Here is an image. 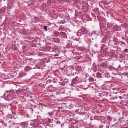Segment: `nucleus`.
Wrapping results in <instances>:
<instances>
[{
    "instance_id": "1",
    "label": "nucleus",
    "mask_w": 128,
    "mask_h": 128,
    "mask_svg": "<svg viewBox=\"0 0 128 128\" xmlns=\"http://www.w3.org/2000/svg\"><path fill=\"white\" fill-rule=\"evenodd\" d=\"M88 31L84 27L78 30L77 34L78 36H80L82 34H84L87 33Z\"/></svg>"
},
{
    "instance_id": "2",
    "label": "nucleus",
    "mask_w": 128,
    "mask_h": 128,
    "mask_svg": "<svg viewBox=\"0 0 128 128\" xmlns=\"http://www.w3.org/2000/svg\"><path fill=\"white\" fill-rule=\"evenodd\" d=\"M82 80L81 78L78 76H76L72 79V82L74 84H76L81 82Z\"/></svg>"
},
{
    "instance_id": "3",
    "label": "nucleus",
    "mask_w": 128,
    "mask_h": 128,
    "mask_svg": "<svg viewBox=\"0 0 128 128\" xmlns=\"http://www.w3.org/2000/svg\"><path fill=\"white\" fill-rule=\"evenodd\" d=\"M68 69L70 72L72 74L74 75L76 74V69L72 66H70L68 68Z\"/></svg>"
},
{
    "instance_id": "4",
    "label": "nucleus",
    "mask_w": 128,
    "mask_h": 128,
    "mask_svg": "<svg viewBox=\"0 0 128 128\" xmlns=\"http://www.w3.org/2000/svg\"><path fill=\"white\" fill-rule=\"evenodd\" d=\"M8 93V92H7L4 94L5 99L6 100H8L11 99Z\"/></svg>"
},
{
    "instance_id": "5",
    "label": "nucleus",
    "mask_w": 128,
    "mask_h": 128,
    "mask_svg": "<svg viewBox=\"0 0 128 128\" xmlns=\"http://www.w3.org/2000/svg\"><path fill=\"white\" fill-rule=\"evenodd\" d=\"M118 122H119L120 126L121 124H122L125 123V121L124 120L123 118H118Z\"/></svg>"
},
{
    "instance_id": "6",
    "label": "nucleus",
    "mask_w": 128,
    "mask_h": 128,
    "mask_svg": "<svg viewBox=\"0 0 128 128\" xmlns=\"http://www.w3.org/2000/svg\"><path fill=\"white\" fill-rule=\"evenodd\" d=\"M20 124L22 127L24 128L27 126L28 124V123L27 122H22Z\"/></svg>"
},
{
    "instance_id": "7",
    "label": "nucleus",
    "mask_w": 128,
    "mask_h": 128,
    "mask_svg": "<svg viewBox=\"0 0 128 128\" xmlns=\"http://www.w3.org/2000/svg\"><path fill=\"white\" fill-rule=\"evenodd\" d=\"M107 68L108 70L110 71H112L113 70H116V69L114 67L110 65H109L107 67Z\"/></svg>"
},
{
    "instance_id": "8",
    "label": "nucleus",
    "mask_w": 128,
    "mask_h": 128,
    "mask_svg": "<svg viewBox=\"0 0 128 128\" xmlns=\"http://www.w3.org/2000/svg\"><path fill=\"white\" fill-rule=\"evenodd\" d=\"M108 65V64L107 62H102L100 65L101 67L103 68H104L106 67Z\"/></svg>"
},
{
    "instance_id": "9",
    "label": "nucleus",
    "mask_w": 128,
    "mask_h": 128,
    "mask_svg": "<svg viewBox=\"0 0 128 128\" xmlns=\"http://www.w3.org/2000/svg\"><path fill=\"white\" fill-rule=\"evenodd\" d=\"M23 92V90L22 89H20L16 91V93L18 96H20Z\"/></svg>"
},
{
    "instance_id": "10",
    "label": "nucleus",
    "mask_w": 128,
    "mask_h": 128,
    "mask_svg": "<svg viewBox=\"0 0 128 128\" xmlns=\"http://www.w3.org/2000/svg\"><path fill=\"white\" fill-rule=\"evenodd\" d=\"M9 93V94L10 96V98L11 99L12 98H14L15 97V94L12 91L8 92Z\"/></svg>"
},
{
    "instance_id": "11",
    "label": "nucleus",
    "mask_w": 128,
    "mask_h": 128,
    "mask_svg": "<svg viewBox=\"0 0 128 128\" xmlns=\"http://www.w3.org/2000/svg\"><path fill=\"white\" fill-rule=\"evenodd\" d=\"M76 70L78 72H81L82 70V68L80 66H76L75 67Z\"/></svg>"
},
{
    "instance_id": "12",
    "label": "nucleus",
    "mask_w": 128,
    "mask_h": 128,
    "mask_svg": "<svg viewBox=\"0 0 128 128\" xmlns=\"http://www.w3.org/2000/svg\"><path fill=\"white\" fill-rule=\"evenodd\" d=\"M66 46L67 48H72V43L70 42L69 41L67 42Z\"/></svg>"
},
{
    "instance_id": "13",
    "label": "nucleus",
    "mask_w": 128,
    "mask_h": 128,
    "mask_svg": "<svg viewBox=\"0 0 128 128\" xmlns=\"http://www.w3.org/2000/svg\"><path fill=\"white\" fill-rule=\"evenodd\" d=\"M120 124L118 121L116 123L114 124L112 126L114 128H119L118 126L120 125Z\"/></svg>"
},
{
    "instance_id": "14",
    "label": "nucleus",
    "mask_w": 128,
    "mask_h": 128,
    "mask_svg": "<svg viewBox=\"0 0 128 128\" xmlns=\"http://www.w3.org/2000/svg\"><path fill=\"white\" fill-rule=\"evenodd\" d=\"M26 73H25V72L23 71H21L20 72L19 74V76L20 77H23L26 75Z\"/></svg>"
},
{
    "instance_id": "15",
    "label": "nucleus",
    "mask_w": 128,
    "mask_h": 128,
    "mask_svg": "<svg viewBox=\"0 0 128 128\" xmlns=\"http://www.w3.org/2000/svg\"><path fill=\"white\" fill-rule=\"evenodd\" d=\"M88 76L86 74H85V75H84L82 78L83 81L84 82H86L87 80L86 79Z\"/></svg>"
},
{
    "instance_id": "16",
    "label": "nucleus",
    "mask_w": 128,
    "mask_h": 128,
    "mask_svg": "<svg viewBox=\"0 0 128 128\" xmlns=\"http://www.w3.org/2000/svg\"><path fill=\"white\" fill-rule=\"evenodd\" d=\"M106 119L108 122H111L112 120V118L110 116H107L106 117Z\"/></svg>"
},
{
    "instance_id": "17",
    "label": "nucleus",
    "mask_w": 128,
    "mask_h": 128,
    "mask_svg": "<svg viewBox=\"0 0 128 128\" xmlns=\"http://www.w3.org/2000/svg\"><path fill=\"white\" fill-rule=\"evenodd\" d=\"M32 68L29 66H26L24 68V70L26 72H27L28 71L32 70Z\"/></svg>"
},
{
    "instance_id": "18",
    "label": "nucleus",
    "mask_w": 128,
    "mask_h": 128,
    "mask_svg": "<svg viewBox=\"0 0 128 128\" xmlns=\"http://www.w3.org/2000/svg\"><path fill=\"white\" fill-rule=\"evenodd\" d=\"M60 34L62 36L63 38H66V33L63 32H60Z\"/></svg>"
},
{
    "instance_id": "19",
    "label": "nucleus",
    "mask_w": 128,
    "mask_h": 128,
    "mask_svg": "<svg viewBox=\"0 0 128 128\" xmlns=\"http://www.w3.org/2000/svg\"><path fill=\"white\" fill-rule=\"evenodd\" d=\"M114 25L113 23H112L108 24L107 25V28H112Z\"/></svg>"
},
{
    "instance_id": "20",
    "label": "nucleus",
    "mask_w": 128,
    "mask_h": 128,
    "mask_svg": "<svg viewBox=\"0 0 128 128\" xmlns=\"http://www.w3.org/2000/svg\"><path fill=\"white\" fill-rule=\"evenodd\" d=\"M101 75L102 74L101 73L98 72L96 73V76H95L98 78H101Z\"/></svg>"
},
{
    "instance_id": "21",
    "label": "nucleus",
    "mask_w": 128,
    "mask_h": 128,
    "mask_svg": "<svg viewBox=\"0 0 128 128\" xmlns=\"http://www.w3.org/2000/svg\"><path fill=\"white\" fill-rule=\"evenodd\" d=\"M101 49L102 50L104 51H105L107 50L108 48L106 47L105 46L103 45L101 47Z\"/></svg>"
},
{
    "instance_id": "22",
    "label": "nucleus",
    "mask_w": 128,
    "mask_h": 128,
    "mask_svg": "<svg viewBox=\"0 0 128 128\" xmlns=\"http://www.w3.org/2000/svg\"><path fill=\"white\" fill-rule=\"evenodd\" d=\"M52 120H53L54 122L56 124H60V122L59 121L56 120V119H55V120L52 119Z\"/></svg>"
},
{
    "instance_id": "23",
    "label": "nucleus",
    "mask_w": 128,
    "mask_h": 128,
    "mask_svg": "<svg viewBox=\"0 0 128 128\" xmlns=\"http://www.w3.org/2000/svg\"><path fill=\"white\" fill-rule=\"evenodd\" d=\"M88 80L90 82H92L95 80V79L92 77H90L88 78Z\"/></svg>"
},
{
    "instance_id": "24",
    "label": "nucleus",
    "mask_w": 128,
    "mask_h": 128,
    "mask_svg": "<svg viewBox=\"0 0 128 128\" xmlns=\"http://www.w3.org/2000/svg\"><path fill=\"white\" fill-rule=\"evenodd\" d=\"M104 76H105V77L106 78H108L110 76L109 73L108 72L105 73L104 74Z\"/></svg>"
},
{
    "instance_id": "25",
    "label": "nucleus",
    "mask_w": 128,
    "mask_h": 128,
    "mask_svg": "<svg viewBox=\"0 0 128 128\" xmlns=\"http://www.w3.org/2000/svg\"><path fill=\"white\" fill-rule=\"evenodd\" d=\"M6 116L7 118H12V115L10 114H7L6 115Z\"/></svg>"
},
{
    "instance_id": "26",
    "label": "nucleus",
    "mask_w": 128,
    "mask_h": 128,
    "mask_svg": "<svg viewBox=\"0 0 128 128\" xmlns=\"http://www.w3.org/2000/svg\"><path fill=\"white\" fill-rule=\"evenodd\" d=\"M59 34V32H56L54 33V35L56 36H58Z\"/></svg>"
},
{
    "instance_id": "27",
    "label": "nucleus",
    "mask_w": 128,
    "mask_h": 128,
    "mask_svg": "<svg viewBox=\"0 0 128 128\" xmlns=\"http://www.w3.org/2000/svg\"><path fill=\"white\" fill-rule=\"evenodd\" d=\"M35 108L34 107H33L32 108H31V109H30V111L32 112V113H33L34 112L33 111H34V112H35Z\"/></svg>"
},
{
    "instance_id": "28",
    "label": "nucleus",
    "mask_w": 128,
    "mask_h": 128,
    "mask_svg": "<svg viewBox=\"0 0 128 128\" xmlns=\"http://www.w3.org/2000/svg\"><path fill=\"white\" fill-rule=\"evenodd\" d=\"M59 84L60 85H62L63 86H64V85L65 84V83L64 82H59Z\"/></svg>"
},
{
    "instance_id": "29",
    "label": "nucleus",
    "mask_w": 128,
    "mask_h": 128,
    "mask_svg": "<svg viewBox=\"0 0 128 128\" xmlns=\"http://www.w3.org/2000/svg\"><path fill=\"white\" fill-rule=\"evenodd\" d=\"M5 11L4 8H2L0 10V12H2V13H4L5 12Z\"/></svg>"
},
{
    "instance_id": "30",
    "label": "nucleus",
    "mask_w": 128,
    "mask_h": 128,
    "mask_svg": "<svg viewBox=\"0 0 128 128\" xmlns=\"http://www.w3.org/2000/svg\"><path fill=\"white\" fill-rule=\"evenodd\" d=\"M120 42L121 45L122 46H124L125 45V44L124 42H123L120 41Z\"/></svg>"
},
{
    "instance_id": "31",
    "label": "nucleus",
    "mask_w": 128,
    "mask_h": 128,
    "mask_svg": "<svg viewBox=\"0 0 128 128\" xmlns=\"http://www.w3.org/2000/svg\"><path fill=\"white\" fill-rule=\"evenodd\" d=\"M47 121L48 123H50L51 121V120L49 118H47Z\"/></svg>"
},
{
    "instance_id": "32",
    "label": "nucleus",
    "mask_w": 128,
    "mask_h": 128,
    "mask_svg": "<svg viewBox=\"0 0 128 128\" xmlns=\"http://www.w3.org/2000/svg\"><path fill=\"white\" fill-rule=\"evenodd\" d=\"M44 29L46 31H47L48 30L47 29V26H44Z\"/></svg>"
},
{
    "instance_id": "33",
    "label": "nucleus",
    "mask_w": 128,
    "mask_h": 128,
    "mask_svg": "<svg viewBox=\"0 0 128 128\" xmlns=\"http://www.w3.org/2000/svg\"><path fill=\"white\" fill-rule=\"evenodd\" d=\"M59 55V54L58 53H57L56 54H53V55L54 56H58Z\"/></svg>"
},
{
    "instance_id": "34",
    "label": "nucleus",
    "mask_w": 128,
    "mask_h": 128,
    "mask_svg": "<svg viewBox=\"0 0 128 128\" xmlns=\"http://www.w3.org/2000/svg\"><path fill=\"white\" fill-rule=\"evenodd\" d=\"M48 114L49 116H51V115H52V112H48Z\"/></svg>"
},
{
    "instance_id": "35",
    "label": "nucleus",
    "mask_w": 128,
    "mask_h": 128,
    "mask_svg": "<svg viewBox=\"0 0 128 128\" xmlns=\"http://www.w3.org/2000/svg\"><path fill=\"white\" fill-rule=\"evenodd\" d=\"M3 126L5 127H6L7 126L6 124L5 123H4V124H3Z\"/></svg>"
},
{
    "instance_id": "36",
    "label": "nucleus",
    "mask_w": 128,
    "mask_h": 128,
    "mask_svg": "<svg viewBox=\"0 0 128 128\" xmlns=\"http://www.w3.org/2000/svg\"><path fill=\"white\" fill-rule=\"evenodd\" d=\"M74 84L72 82V83L71 84H70V86H74Z\"/></svg>"
},
{
    "instance_id": "37",
    "label": "nucleus",
    "mask_w": 128,
    "mask_h": 128,
    "mask_svg": "<svg viewBox=\"0 0 128 128\" xmlns=\"http://www.w3.org/2000/svg\"><path fill=\"white\" fill-rule=\"evenodd\" d=\"M65 22L64 20H63L61 21V22L62 24H64L65 23Z\"/></svg>"
},
{
    "instance_id": "38",
    "label": "nucleus",
    "mask_w": 128,
    "mask_h": 128,
    "mask_svg": "<svg viewBox=\"0 0 128 128\" xmlns=\"http://www.w3.org/2000/svg\"><path fill=\"white\" fill-rule=\"evenodd\" d=\"M127 50L126 49H125V50H124L123 52H127Z\"/></svg>"
},
{
    "instance_id": "39",
    "label": "nucleus",
    "mask_w": 128,
    "mask_h": 128,
    "mask_svg": "<svg viewBox=\"0 0 128 128\" xmlns=\"http://www.w3.org/2000/svg\"><path fill=\"white\" fill-rule=\"evenodd\" d=\"M119 43H118V44L117 43H114V44L115 45H118V44H119Z\"/></svg>"
},
{
    "instance_id": "40",
    "label": "nucleus",
    "mask_w": 128,
    "mask_h": 128,
    "mask_svg": "<svg viewBox=\"0 0 128 128\" xmlns=\"http://www.w3.org/2000/svg\"><path fill=\"white\" fill-rule=\"evenodd\" d=\"M128 128V126H126L125 127H124L122 128Z\"/></svg>"
},
{
    "instance_id": "41",
    "label": "nucleus",
    "mask_w": 128,
    "mask_h": 128,
    "mask_svg": "<svg viewBox=\"0 0 128 128\" xmlns=\"http://www.w3.org/2000/svg\"><path fill=\"white\" fill-rule=\"evenodd\" d=\"M37 118H40V116H37Z\"/></svg>"
},
{
    "instance_id": "42",
    "label": "nucleus",
    "mask_w": 128,
    "mask_h": 128,
    "mask_svg": "<svg viewBox=\"0 0 128 128\" xmlns=\"http://www.w3.org/2000/svg\"><path fill=\"white\" fill-rule=\"evenodd\" d=\"M33 4V3H32L31 4H29V5H32Z\"/></svg>"
},
{
    "instance_id": "43",
    "label": "nucleus",
    "mask_w": 128,
    "mask_h": 128,
    "mask_svg": "<svg viewBox=\"0 0 128 128\" xmlns=\"http://www.w3.org/2000/svg\"><path fill=\"white\" fill-rule=\"evenodd\" d=\"M66 103H62V104H65Z\"/></svg>"
},
{
    "instance_id": "44",
    "label": "nucleus",
    "mask_w": 128,
    "mask_h": 128,
    "mask_svg": "<svg viewBox=\"0 0 128 128\" xmlns=\"http://www.w3.org/2000/svg\"><path fill=\"white\" fill-rule=\"evenodd\" d=\"M119 98H121V99H122L123 98H122V97L121 96H120L119 97Z\"/></svg>"
},
{
    "instance_id": "45",
    "label": "nucleus",
    "mask_w": 128,
    "mask_h": 128,
    "mask_svg": "<svg viewBox=\"0 0 128 128\" xmlns=\"http://www.w3.org/2000/svg\"><path fill=\"white\" fill-rule=\"evenodd\" d=\"M15 114V113L14 112H13V113H12L13 115H14V114Z\"/></svg>"
},
{
    "instance_id": "46",
    "label": "nucleus",
    "mask_w": 128,
    "mask_h": 128,
    "mask_svg": "<svg viewBox=\"0 0 128 128\" xmlns=\"http://www.w3.org/2000/svg\"><path fill=\"white\" fill-rule=\"evenodd\" d=\"M35 18L37 19L38 18L37 17H35Z\"/></svg>"
},
{
    "instance_id": "47",
    "label": "nucleus",
    "mask_w": 128,
    "mask_h": 128,
    "mask_svg": "<svg viewBox=\"0 0 128 128\" xmlns=\"http://www.w3.org/2000/svg\"><path fill=\"white\" fill-rule=\"evenodd\" d=\"M2 122L3 123V124H4V122Z\"/></svg>"
},
{
    "instance_id": "48",
    "label": "nucleus",
    "mask_w": 128,
    "mask_h": 128,
    "mask_svg": "<svg viewBox=\"0 0 128 128\" xmlns=\"http://www.w3.org/2000/svg\"><path fill=\"white\" fill-rule=\"evenodd\" d=\"M68 80H66V82H68Z\"/></svg>"
},
{
    "instance_id": "49",
    "label": "nucleus",
    "mask_w": 128,
    "mask_h": 128,
    "mask_svg": "<svg viewBox=\"0 0 128 128\" xmlns=\"http://www.w3.org/2000/svg\"><path fill=\"white\" fill-rule=\"evenodd\" d=\"M62 108H63V107L62 106V107L60 108L62 109Z\"/></svg>"
},
{
    "instance_id": "50",
    "label": "nucleus",
    "mask_w": 128,
    "mask_h": 128,
    "mask_svg": "<svg viewBox=\"0 0 128 128\" xmlns=\"http://www.w3.org/2000/svg\"><path fill=\"white\" fill-rule=\"evenodd\" d=\"M57 39H59V38H57Z\"/></svg>"
}]
</instances>
